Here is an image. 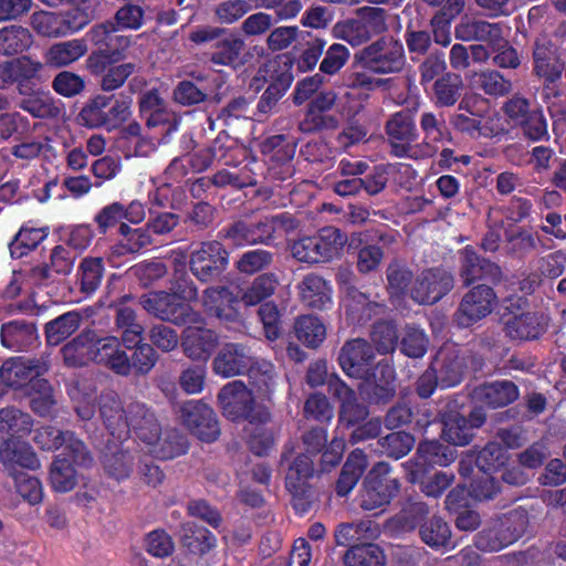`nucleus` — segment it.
Instances as JSON below:
<instances>
[{"mask_svg":"<svg viewBox=\"0 0 566 566\" xmlns=\"http://www.w3.org/2000/svg\"><path fill=\"white\" fill-rule=\"evenodd\" d=\"M419 537L433 551H451L455 546L449 523L439 515L428 517L420 527Z\"/></svg>","mask_w":566,"mask_h":566,"instance_id":"8fccbe9b","label":"nucleus"},{"mask_svg":"<svg viewBox=\"0 0 566 566\" xmlns=\"http://www.w3.org/2000/svg\"><path fill=\"white\" fill-rule=\"evenodd\" d=\"M363 484L360 506L366 511L385 507L400 490L399 480L391 476L389 462H375Z\"/></svg>","mask_w":566,"mask_h":566,"instance_id":"f8f14e48","label":"nucleus"},{"mask_svg":"<svg viewBox=\"0 0 566 566\" xmlns=\"http://www.w3.org/2000/svg\"><path fill=\"white\" fill-rule=\"evenodd\" d=\"M279 285L277 276L268 272L258 275L241 295L242 304L247 307L265 303Z\"/></svg>","mask_w":566,"mask_h":566,"instance_id":"e2e57ef3","label":"nucleus"},{"mask_svg":"<svg viewBox=\"0 0 566 566\" xmlns=\"http://www.w3.org/2000/svg\"><path fill=\"white\" fill-rule=\"evenodd\" d=\"M203 325L205 319L200 324H186L187 328L182 333L184 354L192 360L207 361L218 345V334Z\"/></svg>","mask_w":566,"mask_h":566,"instance_id":"f704fd0d","label":"nucleus"},{"mask_svg":"<svg viewBox=\"0 0 566 566\" xmlns=\"http://www.w3.org/2000/svg\"><path fill=\"white\" fill-rule=\"evenodd\" d=\"M495 438L496 441H489L483 448L474 446L465 460H509L506 451L521 449L527 441L526 430L517 424L500 428Z\"/></svg>","mask_w":566,"mask_h":566,"instance_id":"b1692460","label":"nucleus"},{"mask_svg":"<svg viewBox=\"0 0 566 566\" xmlns=\"http://www.w3.org/2000/svg\"><path fill=\"white\" fill-rule=\"evenodd\" d=\"M253 357L247 346L238 343L224 344L212 360V370L216 375L230 378L251 371Z\"/></svg>","mask_w":566,"mask_h":566,"instance_id":"c85d7f7f","label":"nucleus"},{"mask_svg":"<svg viewBox=\"0 0 566 566\" xmlns=\"http://www.w3.org/2000/svg\"><path fill=\"white\" fill-rule=\"evenodd\" d=\"M337 95L334 91H319L308 102L304 119L300 123V129L304 133H314L335 128L336 117L326 113L334 107Z\"/></svg>","mask_w":566,"mask_h":566,"instance_id":"7c9ffc66","label":"nucleus"},{"mask_svg":"<svg viewBox=\"0 0 566 566\" xmlns=\"http://www.w3.org/2000/svg\"><path fill=\"white\" fill-rule=\"evenodd\" d=\"M139 304L150 315L177 326L200 324L203 317L186 298L166 291L150 292L139 297Z\"/></svg>","mask_w":566,"mask_h":566,"instance_id":"1a4fd4ad","label":"nucleus"},{"mask_svg":"<svg viewBox=\"0 0 566 566\" xmlns=\"http://www.w3.org/2000/svg\"><path fill=\"white\" fill-rule=\"evenodd\" d=\"M358 380V392L369 405L385 406L396 397L397 373L395 366L386 358L378 360L374 368Z\"/></svg>","mask_w":566,"mask_h":566,"instance_id":"9b49d317","label":"nucleus"},{"mask_svg":"<svg viewBox=\"0 0 566 566\" xmlns=\"http://www.w3.org/2000/svg\"><path fill=\"white\" fill-rule=\"evenodd\" d=\"M295 150V142L282 134L269 136L260 144V151L265 158L271 178L284 181L294 175Z\"/></svg>","mask_w":566,"mask_h":566,"instance_id":"a211bd4d","label":"nucleus"},{"mask_svg":"<svg viewBox=\"0 0 566 566\" xmlns=\"http://www.w3.org/2000/svg\"><path fill=\"white\" fill-rule=\"evenodd\" d=\"M315 462H290L285 475V488L291 495V505L300 516L308 513L317 500V491L313 483L326 469L315 468Z\"/></svg>","mask_w":566,"mask_h":566,"instance_id":"9d476101","label":"nucleus"},{"mask_svg":"<svg viewBox=\"0 0 566 566\" xmlns=\"http://www.w3.org/2000/svg\"><path fill=\"white\" fill-rule=\"evenodd\" d=\"M301 301L307 307L326 310L332 305V287L317 274H307L300 283Z\"/></svg>","mask_w":566,"mask_h":566,"instance_id":"09e8293b","label":"nucleus"},{"mask_svg":"<svg viewBox=\"0 0 566 566\" xmlns=\"http://www.w3.org/2000/svg\"><path fill=\"white\" fill-rule=\"evenodd\" d=\"M99 413L109 433L117 439L127 437L128 409L125 410L118 395L104 392L99 397Z\"/></svg>","mask_w":566,"mask_h":566,"instance_id":"37998d69","label":"nucleus"},{"mask_svg":"<svg viewBox=\"0 0 566 566\" xmlns=\"http://www.w3.org/2000/svg\"><path fill=\"white\" fill-rule=\"evenodd\" d=\"M530 524L528 512L523 507L492 518L474 538L476 548L483 552H500L517 542Z\"/></svg>","mask_w":566,"mask_h":566,"instance_id":"20e7f679","label":"nucleus"},{"mask_svg":"<svg viewBox=\"0 0 566 566\" xmlns=\"http://www.w3.org/2000/svg\"><path fill=\"white\" fill-rule=\"evenodd\" d=\"M547 317L538 312L530 310L516 317L503 327L507 338L517 342H532L539 339L547 331Z\"/></svg>","mask_w":566,"mask_h":566,"instance_id":"79ce46f5","label":"nucleus"},{"mask_svg":"<svg viewBox=\"0 0 566 566\" xmlns=\"http://www.w3.org/2000/svg\"><path fill=\"white\" fill-rule=\"evenodd\" d=\"M218 402L222 415L233 422L264 424L271 419L269 408L255 402L253 392L242 380L226 384L218 394Z\"/></svg>","mask_w":566,"mask_h":566,"instance_id":"f03ea898","label":"nucleus"},{"mask_svg":"<svg viewBox=\"0 0 566 566\" xmlns=\"http://www.w3.org/2000/svg\"><path fill=\"white\" fill-rule=\"evenodd\" d=\"M385 132L390 145V155L397 158L409 156L411 146L419 138L415 114L405 108L390 115L385 125Z\"/></svg>","mask_w":566,"mask_h":566,"instance_id":"412c9836","label":"nucleus"},{"mask_svg":"<svg viewBox=\"0 0 566 566\" xmlns=\"http://www.w3.org/2000/svg\"><path fill=\"white\" fill-rule=\"evenodd\" d=\"M266 227L264 217L255 221L239 219L221 228L218 238L229 241L238 248L256 244L270 245L271 240Z\"/></svg>","mask_w":566,"mask_h":566,"instance_id":"cd10ccee","label":"nucleus"},{"mask_svg":"<svg viewBox=\"0 0 566 566\" xmlns=\"http://www.w3.org/2000/svg\"><path fill=\"white\" fill-rule=\"evenodd\" d=\"M406 55L402 43L384 35L354 54V65L376 75L397 74L403 70Z\"/></svg>","mask_w":566,"mask_h":566,"instance_id":"423d86ee","label":"nucleus"},{"mask_svg":"<svg viewBox=\"0 0 566 566\" xmlns=\"http://www.w3.org/2000/svg\"><path fill=\"white\" fill-rule=\"evenodd\" d=\"M76 258L77 252L72 251L67 247L59 244L51 251L50 264H43L33 268L32 275L41 283L50 280L52 272L61 275H67L71 273Z\"/></svg>","mask_w":566,"mask_h":566,"instance_id":"5fc2aeb1","label":"nucleus"},{"mask_svg":"<svg viewBox=\"0 0 566 566\" xmlns=\"http://www.w3.org/2000/svg\"><path fill=\"white\" fill-rule=\"evenodd\" d=\"M497 303V295L489 284L472 286L461 298L453 322L458 327L469 328L488 317Z\"/></svg>","mask_w":566,"mask_h":566,"instance_id":"2eb2a0df","label":"nucleus"},{"mask_svg":"<svg viewBox=\"0 0 566 566\" xmlns=\"http://www.w3.org/2000/svg\"><path fill=\"white\" fill-rule=\"evenodd\" d=\"M434 462H405L403 468L409 474V481L421 485L422 492L432 497L440 496L452 483L454 475L446 472H430ZM442 467L451 462H438Z\"/></svg>","mask_w":566,"mask_h":566,"instance_id":"2f4dec72","label":"nucleus"},{"mask_svg":"<svg viewBox=\"0 0 566 566\" xmlns=\"http://www.w3.org/2000/svg\"><path fill=\"white\" fill-rule=\"evenodd\" d=\"M459 275L463 286H471L479 281L497 285L503 280L501 266L481 256L472 245H465L459 251Z\"/></svg>","mask_w":566,"mask_h":566,"instance_id":"6ab92c4d","label":"nucleus"},{"mask_svg":"<svg viewBox=\"0 0 566 566\" xmlns=\"http://www.w3.org/2000/svg\"><path fill=\"white\" fill-rule=\"evenodd\" d=\"M32 427L33 419L28 412L13 406L0 409V434H8L0 443V460H36L32 446L23 440Z\"/></svg>","mask_w":566,"mask_h":566,"instance_id":"7ed1b4c3","label":"nucleus"},{"mask_svg":"<svg viewBox=\"0 0 566 566\" xmlns=\"http://www.w3.org/2000/svg\"><path fill=\"white\" fill-rule=\"evenodd\" d=\"M337 361L346 376L359 379L376 365V353L365 338L348 339L340 347Z\"/></svg>","mask_w":566,"mask_h":566,"instance_id":"aec40b11","label":"nucleus"},{"mask_svg":"<svg viewBox=\"0 0 566 566\" xmlns=\"http://www.w3.org/2000/svg\"><path fill=\"white\" fill-rule=\"evenodd\" d=\"M130 354L125 350L124 359L128 365L120 373V376L127 377L129 375L146 376L156 366L159 355L153 345L145 343L135 348L129 349Z\"/></svg>","mask_w":566,"mask_h":566,"instance_id":"13d9d810","label":"nucleus"},{"mask_svg":"<svg viewBox=\"0 0 566 566\" xmlns=\"http://www.w3.org/2000/svg\"><path fill=\"white\" fill-rule=\"evenodd\" d=\"M81 324V316L75 311L66 312L48 322L44 327L46 343L57 346L74 334Z\"/></svg>","mask_w":566,"mask_h":566,"instance_id":"680f3d73","label":"nucleus"},{"mask_svg":"<svg viewBox=\"0 0 566 566\" xmlns=\"http://www.w3.org/2000/svg\"><path fill=\"white\" fill-rule=\"evenodd\" d=\"M130 432L147 444H155L160 439L161 426L155 412L143 402L128 406L127 436Z\"/></svg>","mask_w":566,"mask_h":566,"instance_id":"4c0bfd02","label":"nucleus"},{"mask_svg":"<svg viewBox=\"0 0 566 566\" xmlns=\"http://www.w3.org/2000/svg\"><path fill=\"white\" fill-rule=\"evenodd\" d=\"M228 264L229 252L218 240L202 242L189 259L191 273L202 283L219 281Z\"/></svg>","mask_w":566,"mask_h":566,"instance_id":"dca6fc26","label":"nucleus"},{"mask_svg":"<svg viewBox=\"0 0 566 566\" xmlns=\"http://www.w3.org/2000/svg\"><path fill=\"white\" fill-rule=\"evenodd\" d=\"M454 286L452 273L443 268L424 270L416 280L411 297L422 305H432L442 300Z\"/></svg>","mask_w":566,"mask_h":566,"instance_id":"4be33fe9","label":"nucleus"},{"mask_svg":"<svg viewBox=\"0 0 566 566\" xmlns=\"http://www.w3.org/2000/svg\"><path fill=\"white\" fill-rule=\"evenodd\" d=\"M462 86L463 82L460 75L446 73L432 84V101L440 107L453 106L461 95Z\"/></svg>","mask_w":566,"mask_h":566,"instance_id":"69168bd1","label":"nucleus"},{"mask_svg":"<svg viewBox=\"0 0 566 566\" xmlns=\"http://www.w3.org/2000/svg\"><path fill=\"white\" fill-rule=\"evenodd\" d=\"M44 64L29 55H21L0 63V90L17 84L19 94L33 96L41 84V72Z\"/></svg>","mask_w":566,"mask_h":566,"instance_id":"ddd939ff","label":"nucleus"},{"mask_svg":"<svg viewBox=\"0 0 566 566\" xmlns=\"http://www.w3.org/2000/svg\"><path fill=\"white\" fill-rule=\"evenodd\" d=\"M499 472L495 462H483L470 484V495L478 501H488L495 497L501 491V483L494 475Z\"/></svg>","mask_w":566,"mask_h":566,"instance_id":"6e6d98bb","label":"nucleus"},{"mask_svg":"<svg viewBox=\"0 0 566 566\" xmlns=\"http://www.w3.org/2000/svg\"><path fill=\"white\" fill-rule=\"evenodd\" d=\"M124 353L117 337L106 336L95 342L91 340V360L107 367L118 376L128 366L124 359Z\"/></svg>","mask_w":566,"mask_h":566,"instance_id":"c03bdc74","label":"nucleus"},{"mask_svg":"<svg viewBox=\"0 0 566 566\" xmlns=\"http://www.w3.org/2000/svg\"><path fill=\"white\" fill-rule=\"evenodd\" d=\"M119 29L114 21L106 20L94 24L86 32L85 39L95 49L86 60H94L97 65L112 61H125L133 44L129 35L118 34Z\"/></svg>","mask_w":566,"mask_h":566,"instance_id":"6e6552de","label":"nucleus"},{"mask_svg":"<svg viewBox=\"0 0 566 566\" xmlns=\"http://www.w3.org/2000/svg\"><path fill=\"white\" fill-rule=\"evenodd\" d=\"M185 426L199 440L213 442L220 436V426L214 410L202 401H188L181 407Z\"/></svg>","mask_w":566,"mask_h":566,"instance_id":"393cba45","label":"nucleus"},{"mask_svg":"<svg viewBox=\"0 0 566 566\" xmlns=\"http://www.w3.org/2000/svg\"><path fill=\"white\" fill-rule=\"evenodd\" d=\"M41 462H2L3 470L13 479L17 493L30 505H39L44 492L41 481L27 470L40 469Z\"/></svg>","mask_w":566,"mask_h":566,"instance_id":"473e14b6","label":"nucleus"},{"mask_svg":"<svg viewBox=\"0 0 566 566\" xmlns=\"http://www.w3.org/2000/svg\"><path fill=\"white\" fill-rule=\"evenodd\" d=\"M87 52L84 40L73 39L52 44L44 54V64L62 69L80 60Z\"/></svg>","mask_w":566,"mask_h":566,"instance_id":"603ef678","label":"nucleus"},{"mask_svg":"<svg viewBox=\"0 0 566 566\" xmlns=\"http://www.w3.org/2000/svg\"><path fill=\"white\" fill-rule=\"evenodd\" d=\"M34 443L44 451L61 452L53 460H93L87 446L75 432L44 426L35 430Z\"/></svg>","mask_w":566,"mask_h":566,"instance_id":"4468645a","label":"nucleus"},{"mask_svg":"<svg viewBox=\"0 0 566 566\" xmlns=\"http://www.w3.org/2000/svg\"><path fill=\"white\" fill-rule=\"evenodd\" d=\"M472 86L492 97H502L511 93L512 82L496 70L475 72L471 78Z\"/></svg>","mask_w":566,"mask_h":566,"instance_id":"0e129e2a","label":"nucleus"},{"mask_svg":"<svg viewBox=\"0 0 566 566\" xmlns=\"http://www.w3.org/2000/svg\"><path fill=\"white\" fill-rule=\"evenodd\" d=\"M460 407L457 398H448L444 407L439 411L442 423L441 437L453 446H467L474 437L472 426H469L467 417L460 412Z\"/></svg>","mask_w":566,"mask_h":566,"instance_id":"c756f323","label":"nucleus"},{"mask_svg":"<svg viewBox=\"0 0 566 566\" xmlns=\"http://www.w3.org/2000/svg\"><path fill=\"white\" fill-rule=\"evenodd\" d=\"M384 422L386 428L391 430L411 424L412 430L422 432L432 420L428 409L420 413V409L415 411L409 405L397 402L387 411Z\"/></svg>","mask_w":566,"mask_h":566,"instance_id":"de8ad7c7","label":"nucleus"},{"mask_svg":"<svg viewBox=\"0 0 566 566\" xmlns=\"http://www.w3.org/2000/svg\"><path fill=\"white\" fill-rule=\"evenodd\" d=\"M181 545L188 554L203 556L216 547L217 537L202 525L187 522L181 525Z\"/></svg>","mask_w":566,"mask_h":566,"instance_id":"3c124183","label":"nucleus"},{"mask_svg":"<svg viewBox=\"0 0 566 566\" xmlns=\"http://www.w3.org/2000/svg\"><path fill=\"white\" fill-rule=\"evenodd\" d=\"M294 333L303 345L317 348L326 337V327L318 317L302 315L294 322Z\"/></svg>","mask_w":566,"mask_h":566,"instance_id":"338daca9","label":"nucleus"},{"mask_svg":"<svg viewBox=\"0 0 566 566\" xmlns=\"http://www.w3.org/2000/svg\"><path fill=\"white\" fill-rule=\"evenodd\" d=\"M518 397V386L507 379L483 382L472 391L474 401L490 409L507 407L515 402Z\"/></svg>","mask_w":566,"mask_h":566,"instance_id":"e433bc0d","label":"nucleus"},{"mask_svg":"<svg viewBox=\"0 0 566 566\" xmlns=\"http://www.w3.org/2000/svg\"><path fill=\"white\" fill-rule=\"evenodd\" d=\"M39 340L36 324L27 319L6 322L0 328L1 345L13 352H25L33 348Z\"/></svg>","mask_w":566,"mask_h":566,"instance_id":"ea45409f","label":"nucleus"},{"mask_svg":"<svg viewBox=\"0 0 566 566\" xmlns=\"http://www.w3.org/2000/svg\"><path fill=\"white\" fill-rule=\"evenodd\" d=\"M294 81L293 60L290 55L277 56L264 67H260L253 78L252 86L260 90L268 83L266 92L283 97Z\"/></svg>","mask_w":566,"mask_h":566,"instance_id":"bb28decb","label":"nucleus"},{"mask_svg":"<svg viewBox=\"0 0 566 566\" xmlns=\"http://www.w3.org/2000/svg\"><path fill=\"white\" fill-rule=\"evenodd\" d=\"M48 370V364L39 358L15 356L2 363L0 367V379L12 389L21 388L27 384L30 388L31 382L35 379H40Z\"/></svg>","mask_w":566,"mask_h":566,"instance_id":"a878e982","label":"nucleus"},{"mask_svg":"<svg viewBox=\"0 0 566 566\" xmlns=\"http://www.w3.org/2000/svg\"><path fill=\"white\" fill-rule=\"evenodd\" d=\"M348 237L335 227L322 228L316 235L304 237L291 247L292 255L300 262L321 263L338 258Z\"/></svg>","mask_w":566,"mask_h":566,"instance_id":"0eeeda50","label":"nucleus"},{"mask_svg":"<svg viewBox=\"0 0 566 566\" xmlns=\"http://www.w3.org/2000/svg\"><path fill=\"white\" fill-rule=\"evenodd\" d=\"M188 40L198 46H208L203 53L213 65L228 66L233 70L241 67L245 60L243 39L235 32L216 25H200L188 34Z\"/></svg>","mask_w":566,"mask_h":566,"instance_id":"f257e3e1","label":"nucleus"},{"mask_svg":"<svg viewBox=\"0 0 566 566\" xmlns=\"http://www.w3.org/2000/svg\"><path fill=\"white\" fill-rule=\"evenodd\" d=\"M233 150H235L233 147L226 146L218 137L210 146L187 153L185 156L191 172L199 174L207 170L214 160L224 165H231Z\"/></svg>","mask_w":566,"mask_h":566,"instance_id":"49530a36","label":"nucleus"},{"mask_svg":"<svg viewBox=\"0 0 566 566\" xmlns=\"http://www.w3.org/2000/svg\"><path fill=\"white\" fill-rule=\"evenodd\" d=\"M132 96L96 94L88 98L78 113L81 124L88 128L111 132L120 127L132 115Z\"/></svg>","mask_w":566,"mask_h":566,"instance_id":"39448f33","label":"nucleus"},{"mask_svg":"<svg viewBox=\"0 0 566 566\" xmlns=\"http://www.w3.org/2000/svg\"><path fill=\"white\" fill-rule=\"evenodd\" d=\"M367 22L359 19H347L338 22L335 28L337 38L346 41L352 46H358L366 43L371 38L369 25L374 32L379 33L386 30L385 10L377 7H365Z\"/></svg>","mask_w":566,"mask_h":566,"instance_id":"5701e85b","label":"nucleus"},{"mask_svg":"<svg viewBox=\"0 0 566 566\" xmlns=\"http://www.w3.org/2000/svg\"><path fill=\"white\" fill-rule=\"evenodd\" d=\"M533 73L544 80V92L553 91L549 86L562 77V66L554 62L551 41L536 40L533 48Z\"/></svg>","mask_w":566,"mask_h":566,"instance_id":"a18cd8bd","label":"nucleus"},{"mask_svg":"<svg viewBox=\"0 0 566 566\" xmlns=\"http://www.w3.org/2000/svg\"><path fill=\"white\" fill-rule=\"evenodd\" d=\"M33 36L21 25H7L0 29V54L13 56L22 54L31 48Z\"/></svg>","mask_w":566,"mask_h":566,"instance_id":"052dcab7","label":"nucleus"},{"mask_svg":"<svg viewBox=\"0 0 566 566\" xmlns=\"http://www.w3.org/2000/svg\"><path fill=\"white\" fill-rule=\"evenodd\" d=\"M345 566H385L384 549L375 543L353 544L343 555Z\"/></svg>","mask_w":566,"mask_h":566,"instance_id":"bf43d9fd","label":"nucleus"},{"mask_svg":"<svg viewBox=\"0 0 566 566\" xmlns=\"http://www.w3.org/2000/svg\"><path fill=\"white\" fill-rule=\"evenodd\" d=\"M364 160H339L332 181V190L339 197H354L361 191V176L369 170Z\"/></svg>","mask_w":566,"mask_h":566,"instance_id":"58836bf2","label":"nucleus"},{"mask_svg":"<svg viewBox=\"0 0 566 566\" xmlns=\"http://www.w3.org/2000/svg\"><path fill=\"white\" fill-rule=\"evenodd\" d=\"M455 38L462 41H481L492 45L502 33L499 23H491L484 20L464 18L455 27Z\"/></svg>","mask_w":566,"mask_h":566,"instance_id":"864d4df0","label":"nucleus"},{"mask_svg":"<svg viewBox=\"0 0 566 566\" xmlns=\"http://www.w3.org/2000/svg\"><path fill=\"white\" fill-rule=\"evenodd\" d=\"M387 306L382 302L371 301L369 295L356 286H348L345 295V314L353 325L364 326L385 314Z\"/></svg>","mask_w":566,"mask_h":566,"instance_id":"72a5a7b5","label":"nucleus"},{"mask_svg":"<svg viewBox=\"0 0 566 566\" xmlns=\"http://www.w3.org/2000/svg\"><path fill=\"white\" fill-rule=\"evenodd\" d=\"M395 241V235L381 229L367 233H353L347 243L348 250L357 251L358 272L368 274L376 271L384 259V250L379 244L390 245Z\"/></svg>","mask_w":566,"mask_h":566,"instance_id":"f3484780","label":"nucleus"},{"mask_svg":"<svg viewBox=\"0 0 566 566\" xmlns=\"http://www.w3.org/2000/svg\"><path fill=\"white\" fill-rule=\"evenodd\" d=\"M30 408L41 418H54L56 399L50 381L45 378L35 379L29 388Z\"/></svg>","mask_w":566,"mask_h":566,"instance_id":"4d7b16f0","label":"nucleus"},{"mask_svg":"<svg viewBox=\"0 0 566 566\" xmlns=\"http://www.w3.org/2000/svg\"><path fill=\"white\" fill-rule=\"evenodd\" d=\"M85 69L92 76L99 78L101 90L108 93L124 86L126 81L136 72L137 64L114 60L105 63V65H97L94 60H85Z\"/></svg>","mask_w":566,"mask_h":566,"instance_id":"c9c22d12","label":"nucleus"},{"mask_svg":"<svg viewBox=\"0 0 566 566\" xmlns=\"http://www.w3.org/2000/svg\"><path fill=\"white\" fill-rule=\"evenodd\" d=\"M240 304L241 296L228 286H210L205 290V305L212 315L222 321H240Z\"/></svg>","mask_w":566,"mask_h":566,"instance_id":"a19ab883","label":"nucleus"},{"mask_svg":"<svg viewBox=\"0 0 566 566\" xmlns=\"http://www.w3.org/2000/svg\"><path fill=\"white\" fill-rule=\"evenodd\" d=\"M104 260L102 258H84L77 269L80 291L86 296L92 295L99 287L104 275Z\"/></svg>","mask_w":566,"mask_h":566,"instance_id":"774afa93","label":"nucleus"}]
</instances>
